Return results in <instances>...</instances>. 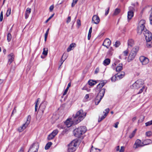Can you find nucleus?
<instances>
[{
  "mask_svg": "<svg viewBox=\"0 0 152 152\" xmlns=\"http://www.w3.org/2000/svg\"><path fill=\"white\" fill-rule=\"evenodd\" d=\"M86 113L84 112L82 110H79L74 117V119L76 120L75 123L77 124L82 121L86 117Z\"/></svg>",
  "mask_w": 152,
  "mask_h": 152,
  "instance_id": "f257e3e1",
  "label": "nucleus"
},
{
  "mask_svg": "<svg viewBox=\"0 0 152 152\" xmlns=\"http://www.w3.org/2000/svg\"><path fill=\"white\" fill-rule=\"evenodd\" d=\"M139 50L138 46H135L132 48L128 57L127 59L128 62H130L134 58Z\"/></svg>",
  "mask_w": 152,
  "mask_h": 152,
  "instance_id": "f03ea898",
  "label": "nucleus"
},
{
  "mask_svg": "<svg viewBox=\"0 0 152 152\" xmlns=\"http://www.w3.org/2000/svg\"><path fill=\"white\" fill-rule=\"evenodd\" d=\"M86 127L85 126H80L75 129L74 134L76 137H79L86 131Z\"/></svg>",
  "mask_w": 152,
  "mask_h": 152,
  "instance_id": "7ed1b4c3",
  "label": "nucleus"
},
{
  "mask_svg": "<svg viewBox=\"0 0 152 152\" xmlns=\"http://www.w3.org/2000/svg\"><path fill=\"white\" fill-rule=\"evenodd\" d=\"M78 144L77 140H75L72 141L68 145V151L69 152H73L76 149Z\"/></svg>",
  "mask_w": 152,
  "mask_h": 152,
  "instance_id": "20e7f679",
  "label": "nucleus"
},
{
  "mask_svg": "<svg viewBox=\"0 0 152 152\" xmlns=\"http://www.w3.org/2000/svg\"><path fill=\"white\" fill-rule=\"evenodd\" d=\"M105 91V90L104 88L101 89L99 91L95 99V104L96 105H98L101 101L104 95Z\"/></svg>",
  "mask_w": 152,
  "mask_h": 152,
  "instance_id": "39448f33",
  "label": "nucleus"
},
{
  "mask_svg": "<svg viewBox=\"0 0 152 152\" xmlns=\"http://www.w3.org/2000/svg\"><path fill=\"white\" fill-rule=\"evenodd\" d=\"M31 118V116L28 115L26 122L22 126H20L18 128L17 130L19 132H22L28 126L30 122Z\"/></svg>",
  "mask_w": 152,
  "mask_h": 152,
  "instance_id": "423d86ee",
  "label": "nucleus"
},
{
  "mask_svg": "<svg viewBox=\"0 0 152 152\" xmlns=\"http://www.w3.org/2000/svg\"><path fill=\"white\" fill-rule=\"evenodd\" d=\"M144 83V81L142 80L139 79L132 84V87L134 89H138L140 87H141Z\"/></svg>",
  "mask_w": 152,
  "mask_h": 152,
  "instance_id": "0eeeda50",
  "label": "nucleus"
},
{
  "mask_svg": "<svg viewBox=\"0 0 152 152\" xmlns=\"http://www.w3.org/2000/svg\"><path fill=\"white\" fill-rule=\"evenodd\" d=\"M39 147V144L38 143H34L31 146L28 152H37Z\"/></svg>",
  "mask_w": 152,
  "mask_h": 152,
  "instance_id": "6e6552de",
  "label": "nucleus"
},
{
  "mask_svg": "<svg viewBox=\"0 0 152 152\" xmlns=\"http://www.w3.org/2000/svg\"><path fill=\"white\" fill-rule=\"evenodd\" d=\"M143 34L145 37L146 42H151L152 39V34L148 30H146Z\"/></svg>",
  "mask_w": 152,
  "mask_h": 152,
  "instance_id": "1a4fd4ad",
  "label": "nucleus"
},
{
  "mask_svg": "<svg viewBox=\"0 0 152 152\" xmlns=\"http://www.w3.org/2000/svg\"><path fill=\"white\" fill-rule=\"evenodd\" d=\"M143 146V142H142L140 140L137 139L136 140L134 144L133 148L135 149H136L138 148L142 147Z\"/></svg>",
  "mask_w": 152,
  "mask_h": 152,
  "instance_id": "9d476101",
  "label": "nucleus"
},
{
  "mask_svg": "<svg viewBox=\"0 0 152 152\" xmlns=\"http://www.w3.org/2000/svg\"><path fill=\"white\" fill-rule=\"evenodd\" d=\"M75 121L76 120L74 119L72 120V118H70L67 119L65 122V124L67 127H69L72 126L73 124H77L75 123Z\"/></svg>",
  "mask_w": 152,
  "mask_h": 152,
  "instance_id": "9b49d317",
  "label": "nucleus"
},
{
  "mask_svg": "<svg viewBox=\"0 0 152 152\" xmlns=\"http://www.w3.org/2000/svg\"><path fill=\"white\" fill-rule=\"evenodd\" d=\"M139 59L142 65H146L149 62V60L147 58L143 56H140Z\"/></svg>",
  "mask_w": 152,
  "mask_h": 152,
  "instance_id": "f8f14e48",
  "label": "nucleus"
},
{
  "mask_svg": "<svg viewBox=\"0 0 152 152\" xmlns=\"http://www.w3.org/2000/svg\"><path fill=\"white\" fill-rule=\"evenodd\" d=\"M46 102H44L41 104L39 106V111H41L42 114L44 113V110L46 107Z\"/></svg>",
  "mask_w": 152,
  "mask_h": 152,
  "instance_id": "ddd939ff",
  "label": "nucleus"
},
{
  "mask_svg": "<svg viewBox=\"0 0 152 152\" xmlns=\"http://www.w3.org/2000/svg\"><path fill=\"white\" fill-rule=\"evenodd\" d=\"M100 21V19L98 16L96 15H94L93 17L92 22L95 24H98Z\"/></svg>",
  "mask_w": 152,
  "mask_h": 152,
  "instance_id": "4468645a",
  "label": "nucleus"
},
{
  "mask_svg": "<svg viewBox=\"0 0 152 152\" xmlns=\"http://www.w3.org/2000/svg\"><path fill=\"white\" fill-rule=\"evenodd\" d=\"M105 112L104 111L103 112V113H104V115L103 116H101V117L99 118L98 119V120L99 122H100L102 120H103L106 117V116H107V114H108V113L109 112L110 110H109V108H107L105 110Z\"/></svg>",
  "mask_w": 152,
  "mask_h": 152,
  "instance_id": "2eb2a0df",
  "label": "nucleus"
},
{
  "mask_svg": "<svg viewBox=\"0 0 152 152\" xmlns=\"http://www.w3.org/2000/svg\"><path fill=\"white\" fill-rule=\"evenodd\" d=\"M8 64H10L14 60L15 56L13 53H11L8 56Z\"/></svg>",
  "mask_w": 152,
  "mask_h": 152,
  "instance_id": "dca6fc26",
  "label": "nucleus"
},
{
  "mask_svg": "<svg viewBox=\"0 0 152 152\" xmlns=\"http://www.w3.org/2000/svg\"><path fill=\"white\" fill-rule=\"evenodd\" d=\"M147 30L146 29L143 27L141 26H138L137 28V32L138 34H140L143 31V33H145V31Z\"/></svg>",
  "mask_w": 152,
  "mask_h": 152,
  "instance_id": "f3484780",
  "label": "nucleus"
},
{
  "mask_svg": "<svg viewBox=\"0 0 152 152\" xmlns=\"http://www.w3.org/2000/svg\"><path fill=\"white\" fill-rule=\"evenodd\" d=\"M111 44V41L110 40L107 38L105 39L103 44V45L107 48H108Z\"/></svg>",
  "mask_w": 152,
  "mask_h": 152,
  "instance_id": "a211bd4d",
  "label": "nucleus"
},
{
  "mask_svg": "<svg viewBox=\"0 0 152 152\" xmlns=\"http://www.w3.org/2000/svg\"><path fill=\"white\" fill-rule=\"evenodd\" d=\"M115 150L116 152L119 151V152H124V151L125 147L124 146H121V149H120V146H118L115 148Z\"/></svg>",
  "mask_w": 152,
  "mask_h": 152,
  "instance_id": "6ab92c4d",
  "label": "nucleus"
},
{
  "mask_svg": "<svg viewBox=\"0 0 152 152\" xmlns=\"http://www.w3.org/2000/svg\"><path fill=\"white\" fill-rule=\"evenodd\" d=\"M31 8H27L25 14V18L27 19L29 16V15L31 13Z\"/></svg>",
  "mask_w": 152,
  "mask_h": 152,
  "instance_id": "aec40b11",
  "label": "nucleus"
},
{
  "mask_svg": "<svg viewBox=\"0 0 152 152\" xmlns=\"http://www.w3.org/2000/svg\"><path fill=\"white\" fill-rule=\"evenodd\" d=\"M134 15V12L133 11L131 10H130L128 12L127 18L128 19H131Z\"/></svg>",
  "mask_w": 152,
  "mask_h": 152,
  "instance_id": "412c9836",
  "label": "nucleus"
},
{
  "mask_svg": "<svg viewBox=\"0 0 152 152\" xmlns=\"http://www.w3.org/2000/svg\"><path fill=\"white\" fill-rule=\"evenodd\" d=\"M107 81L106 80L102 81L97 86V88H101L106 83Z\"/></svg>",
  "mask_w": 152,
  "mask_h": 152,
  "instance_id": "4be33fe9",
  "label": "nucleus"
},
{
  "mask_svg": "<svg viewBox=\"0 0 152 152\" xmlns=\"http://www.w3.org/2000/svg\"><path fill=\"white\" fill-rule=\"evenodd\" d=\"M142 142L144 146L152 143V141L149 139L144 140Z\"/></svg>",
  "mask_w": 152,
  "mask_h": 152,
  "instance_id": "5701e85b",
  "label": "nucleus"
},
{
  "mask_svg": "<svg viewBox=\"0 0 152 152\" xmlns=\"http://www.w3.org/2000/svg\"><path fill=\"white\" fill-rule=\"evenodd\" d=\"M123 69V65L122 64H119L116 68V72H119Z\"/></svg>",
  "mask_w": 152,
  "mask_h": 152,
  "instance_id": "b1692460",
  "label": "nucleus"
},
{
  "mask_svg": "<svg viewBox=\"0 0 152 152\" xmlns=\"http://www.w3.org/2000/svg\"><path fill=\"white\" fill-rule=\"evenodd\" d=\"M110 59L107 58L104 60L103 64L105 66L108 65L110 63Z\"/></svg>",
  "mask_w": 152,
  "mask_h": 152,
  "instance_id": "393cba45",
  "label": "nucleus"
},
{
  "mask_svg": "<svg viewBox=\"0 0 152 152\" xmlns=\"http://www.w3.org/2000/svg\"><path fill=\"white\" fill-rule=\"evenodd\" d=\"M134 44V40L132 39H130L128 40V46L132 47Z\"/></svg>",
  "mask_w": 152,
  "mask_h": 152,
  "instance_id": "a878e982",
  "label": "nucleus"
},
{
  "mask_svg": "<svg viewBox=\"0 0 152 152\" xmlns=\"http://www.w3.org/2000/svg\"><path fill=\"white\" fill-rule=\"evenodd\" d=\"M120 11L121 10L119 9L116 8L115 9L113 15V16H116L119 14Z\"/></svg>",
  "mask_w": 152,
  "mask_h": 152,
  "instance_id": "bb28decb",
  "label": "nucleus"
},
{
  "mask_svg": "<svg viewBox=\"0 0 152 152\" xmlns=\"http://www.w3.org/2000/svg\"><path fill=\"white\" fill-rule=\"evenodd\" d=\"M88 84L90 86H93L95 85L96 82L95 81L92 80H90L88 81Z\"/></svg>",
  "mask_w": 152,
  "mask_h": 152,
  "instance_id": "cd10ccee",
  "label": "nucleus"
},
{
  "mask_svg": "<svg viewBox=\"0 0 152 152\" xmlns=\"http://www.w3.org/2000/svg\"><path fill=\"white\" fill-rule=\"evenodd\" d=\"M125 74V73L124 72H121V73L118 74L117 77H118L119 79H121L124 76Z\"/></svg>",
  "mask_w": 152,
  "mask_h": 152,
  "instance_id": "c85d7f7f",
  "label": "nucleus"
},
{
  "mask_svg": "<svg viewBox=\"0 0 152 152\" xmlns=\"http://www.w3.org/2000/svg\"><path fill=\"white\" fill-rule=\"evenodd\" d=\"M52 143L51 142H49L45 146V150L48 149L52 145Z\"/></svg>",
  "mask_w": 152,
  "mask_h": 152,
  "instance_id": "c756f323",
  "label": "nucleus"
},
{
  "mask_svg": "<svg viewBox=\"0 0 152 152\" xmlns=\"http://www.w3.org/2000/svg\"><path fill=\"white\" fill-rule=\"evenodd\" d=\"M71 83H69V84L68 85V86H67V88L65 90L64 92V93L63 94V96H64V95H65L66 94V93H67V92L68 91V90L69 88L71 86Z\"/></svg>",
  "mask_w": 152,
  "mask_h": 152,
  "instance_id": "7c9ffc66",
  "label": "nucleus"
},
{
  "mask_svg": "<svg viewBox=\"0 0 152 152\" xmlns=\"http://www.w3.org/2000/svg\"><path fill=\"white\" fill-rule=\"evenodd\" d=\"M48 50L47 48H44L42 54L45 56H46L48 53Z\"/></svg>",
  "mask_w": 152,
  "mask_h": 152,
  "instance_id": "2f4dec72",
  "label": "nucleus"
},
{
  "mask_svg": "<svg viewBox=\"0 0 152 152\" xmlns=\"http://www.w3.org/2000/svg\"><path fill=\"white\" fill-rule=\"evenodd\" d=\"M144 90L146 91L147 90V88L145 86H143L142 88L140 90L139 92L137 93V94H139L141 93Z\"/></svg>",
  "mask_w": 152,
  "mask_h": 152,
  "instance_id": "473e14b6",
  "label": "nucleus"
},
{
  "mask_svg": "<svg viewBox=\"0 0 152 152\" xmlns=\"http://www.w3.org/2000/svg\"><path fill=\"white\" fill-rule=\"evenodd\" d=\"M100 151V150L99 149L93 148L92 147L91 149L90 152H99Z\"/></svg>",
  "mask_w": 152,
  "mask_h": 152,
  "instance_id": "72a5a7b5",
  "label": "nucleus"
},
{
  "mask_svg": "<svg viewBox=\"0 0 152 152\" xmlns=\"http://www.w3.org/2000/svg\"><path fill=\"white\" fill-rule=\"evenodd\" d=\"M55 137V136L51 133L48 135V140H50L53 139Z\"/></svg>",
  "mask_w": 152,
  "mask_h": 152,
  "instance_id": "f704fd0d",
  "label": "nucleus"
},
{
  "mask_svg": "<svg viewBox=\"0 0 152 152\" xmlns=\"http://www.w3.org/2000/svg\"><path fill=\"white\" fill-rule=\"evenodd\" d=\"M137 131V129H135L132 133L129 135V137L130 138H132L135 135V133Z\"/></svg>",
  "mask_w": 152,
  "mask_h": 152,
  "instance_id": "c9c22d12",
  "label": "nucleus"
},
{
  "mask_svg": "<svg viewBox=\"0 0 152 152\" xmlns=\"http://www.w3.org/2000/svg\"><path fill=\"white\" fill-rule=\"evenodd\" d=\"M75 44H74L73 43H72L71 44L69 47L67 49V51L69 52L71 51L72 50V48H73L74 47V45Z\"/></svg>",
  "mask_w": 152,
  "mask_h": 152,
  "instance_id": "e433bc0d",
  "label": "nucleus"
},
{
  "mask_svg": "<svg viewBox=\"0 0 152 152\" xmlns=\"http://www.w3.org/2000/svg\"><path fill=\"white\" fill-rule=\"evenodd\" d=\"M146 136L148 137H149L152 136V132L150 131H148L146 132L145 133Z\"/></svg>",
  "mask_w": 152,
  "mask_h": 152,
  "instance_id": "4c0bfd02",
  "label": "nucleus"
},
{
  "mask_svg": "<svg viewBox=\"0 0 152 152\" xmlns=\"http://www.w3.org/2000/svg\"><path fill=\"white\" fill-rule=\"evenodd\" d=\"M12 38V36L10 33H8L7 35V40L8 42H10Z\"/></svg>",
  "mask_w": 152,
  "mask_h": 152,
  "instance_id": "58836bf2",
  "label": "nucleus"
},
{
  "mask_svg": "<svg viewBox=\"0 0 152 152\" xmlns=\"http://www.w3.org/2000/svg\"><path fill=\"white\" fill-rule=\"evenodd\" d=\"M146 46L148 48H151L152 47V43L151 42H146Z\"/></svg>",
  "mask_w": 152,
  "mask_h": 152,
  "instance_id": "ea45409f",
  "label": "nucleus"
},
{
  "mask_svg": "<svg viewBox=\"0 0 152 152\" xmlns=\"http://www.w3.org/2000/svg\"><path fill=\"white\" fill-rule=\"evenodd\" d=\"M151 125H152V120L145 123V125L146 126H149Z\"/></svg>",
  "mask_w": 152,
  "mask_h": 152,
  "instance_id": "a19ab883",
  "label": "nucleus"
},
{
  "mask_svg": "<svg viewBox=\"0 0 152 152\" xmlns=\"http://www.w3.org/2000/svg\"><path fill=\"white\" fill-rule=\"evenodd\" d=\"M58 132V131L57 129H56L53 131L51 133L55 136Z\"/></svg>",
  "mask_w": 152,
  "mask_h": 152,
  "instance_id": "79ce46f5",
  "label": "nucleus"
},
{
  "mask_svg": "<svg viewBox=\"0 0 152 152\" xmlns=\"http://www.w3.org/2000/svg\"><path fill=\"white\" fill-rule=\"evenodd\" d=\"M78 0H73V2L72 4V7H74L75 4L77 3Z\"/></svg>",
  "mask_w": 152,
  "mask_h": 152,
  "instance_id": "37998d69",
  "label": "nucleus"
},
{
  "mask_svg": "<svg viewBox=\"0 0 152 152\" xmlns=\"http://www.w3.org/2000/svg\"><path fill=\"white\" fill-rule=\"evenodd\" d=\"M120 44V42L118 41H117L115 42V44H114V46H115V47L117 48L119 46Z\"/></svg>",
  "mask_w": 152,
  "mask_h": 152,
  "instance_id": "c03bdc74",
  "label": "nucleus"
},
{
  "mask_svg": "<svg viewBox=\"0 0 152 152\" xmlns=\"http://www.w3.org/2000/svg\"><path fill=\"white\" fill-rule=\"evenodd\" d=\"M11 13V9L10 8H9L6 13V15L7 17H8L10 14Z\"/></svg>",
  "mask_w": 152,
  "mask_h": 152,
  "instance_id": "a18cd8bd",
  "label": "nucleus"
},
{
  "mask_svg": "<svg viewBox=\"0 0 152 152\" xmlns=\"http://www.w3.org/2000/svg\"><path fill=\"white\" fill-rule=\"evenodd\" d=\"M116 76L115 75L114 76H113L111 78V80L112 82H115V81L116 80Z\"/></svg>",
  "mask_w": 152,
  "mask_h": 152,
  "instance_id": "49530a36",
  "label": "nucleus"
},
{
  "mask_svg": "<svg viewBox=\"0 0 152 152\" xmlns=\"http://www.w3.org/2000/svg\"><path fill=\"white\" fill-rule=\"evenodd\" d=\"M3 19V12L1 11L0 13V21H2Z\"/></svg>",
  "mask_w": 152,
  "mask_h": 152,
  "instance_id": "de8ad7c7",
  "label": "nucleus"
},
{
  "mask_svg": "<svg viewBox=\"0 0 152 152\" xmlns=\"http://www.w3.org/2000/svg\"><path fill=\"white\" fill-rule=\"evenodd\" d=\"M149 20L150 21V23L152 25V12H151L150 15Z\"/></svg>",
  "mask_w": 152,
  "mask_h": 152,
  "instance_id": "09e8293b",
  "label": "nucleus"
},
{
  "mask_svg": "<svg viewBox=\"0 0 152 152\" xmlns=\"http://www.w3.org/2000/svg\"><path fill=\"white\" fill-rule=\"evenodd\" d=\"M92 32L89 31L88 33V39L89 40L90 39L91 36V34Z\"/></svg>",
  "mask_w": 152,
  "mask_h": 152,
  "instance_id": "8fccbe9b",
  "label": "nucleus"
},
{
  "mask_svg": "<svg viewBox=\"0 0 152 152\" xmlns=\"http://www.w3.org/2000/svg\"><path fill=\"white\" fill-rule=\"evenodd\" d=\"M123 53L124 56H126L128 55V49L124 51Z\"/></svg>",
  "mask_w": 152,
  "mask_h": 152,
  "instance_id": "3c124183",
  "label": "nucleus"
},
{
  "mask_svg": "<svg viewBox=\"0 0 152 152\" xmlns=\"http://www.w3.org/2000/svg\"><path fill=\"white\" fill-rule=\"evenodd\" d=\"M145 21L144 20H141L140 21L139 23H140L141 24H143V25H145Z\"/></svg>",
  "mask_w": 152,
  "mask_h": 152,
  "instance_id": "603ef678",
  "label": "nucleus"
},
{
  "mask_svg": "<svg viewBox=\"0 0 152 152\" xmlns=\"http://www.w3.org/2000/svg\"><path fill=\"white\" fill-rule=\"evenodd\" d=\"M66 57H67V56H66V54L64 53L63 54V55L61 59L62 60L63 59H64V60H65L66 59Z\"/></svg>",
  "mask_w": 152,
  "mask_h": 152,
  "instance_id": "864d4df0",
  "label": "nucleus"
},
{
  "mask_svg": "<svg viewBox=\"0 0 152 152\" xmlns=\"http://www.w3.org/2000/svg\"><path fill=\"white\" fill-rule=\"evenodd\" d=\"M54 14H52L50 17H49L48 19L46 20L45 22L46 23H47L53 17L54 15Z\"/></svg>",
  "mask_w": 152,
  "mask_h": 152,
  "instance_id": "5fc2aeb1",
  "label": "nucleus"
},
{
  "mask_svg": "<svg viewBox=\"0 0 152 152\" xmlns=\"http://www.w3.org/2000/svg\"><path fill=\"white\" fill-rule=\"evenodd\" d=\"M39 99V98L37 99V101L36 102V103L35 106V111H36L37 110V102L38 101V100Z\"/></svg>",
  "mask_w": 152,
  "mask_h": 152,
  "instance_id": "6e6d98bb",
  "label": "nucleus"
},
{
  "mask_svg": "<svg viewBox=\"0 0 152 152\" xmlns=\"http://www.w3.org/2000/svg\"><path fill=\"white\" fill-rule=\"evenodd\" d=\"M54 8V6L53 5H51L50 8H49V10L50 12H52Z\"/></svg>",
  "mask_w": 152,
  "mask_h": 152,
  "instance_id": "4d7b16f0",
  "label": "nucleus"
},
{
  "mask_svg": "<svg viewBox=\"0 0 152 152\" xmlns=\"http://www.w3.org/2000/svg\"><path fill=\"white\" fill-rule=\"evenodd\" d=\"M70 21H71V17L69 16L67 18V20L66 21V23H68L70 22Z\"/></svg>",
  "mask_w": 152,
  "mask_h": 152,
  "instance_id": "13d9d810",
  "label": "nucleus"
},
{
  "mask_svg": "<svg viewBox=\"0 0 152 152\" xmlns=\"http://www.w3.org/2000/svg\"><path fill=\"white\" fill-rule=\"evenodd\" d=\"M109 9L110 8L109 7L108 8L107 10L106 11L105 13V15L106 16L108 14L109 11Z\"/></svg>",
  "mask_w": 152,
  "mask_h": 152,
  "instance_id": "bf43d9fd",
  "label": "nucleus"
},
{
  "mask_svg": "<svg viewBox=\"0 0 152 152\" xmlns=\"http://www.w3.org/2000/svg\"><path fill=\"white\" fill-rule=\"evenodd\" d=\"M83 90H86L87 91H90V89H87L86 88V86H84L82 89Z\"/></svg>",
  "mask_w": 152,
  "mask_h": 152,
  "instance_id": "052dcab7",
  "label": "nucleus"
},
{
  "mask_svg": "<svg viewBox=\"0 0 152 152\" xmlns=\"http://www.w3.org/2000/svg\"><path fill=\"white\" fill-rule=\"evenodd\" d=\"M77 22L78 25L80 26L81 25L80 21L79 20H77Z\"/></svg>",
  "mask_w": 152,
  "mask_h": 152,
  "instance_id": "680f3d73",
  "label": "nucleus"
},
{
  "mask_svg": "<svg viewBox=\"0 0 152 152\" xmlns=\"http://www.w3.org/2000/svg\"><path fill=\"white\" fill-rule=\"evenodd\" d=\"M118 122H116L115 124V125L114 126V127L115 128H117L118 127Z\"/></svg>",
  "mask_w": 152,
  "mask_h": 152,
  "instance_id": "e2e57ef3",
  "label": "nucleus"
},
{
  "mask_svg": "<svg viewBox=\"0 0 152 152\" xmlns=\"http://www.w3.org/2000/svg\"><path fill=\"white\" fill-rule=\"evenodd\" d=\"M49 28H48L47 29V31L46 32V33L45 34V36H47L48 35V34L49 31Z\"/></svg>",
  "mask_w": 152,
  "mask_h": 152,
  "instance_id": "0e129e2a",
  "label": "nucleus"
},
{
  "mask_svg": "<svg viewBox=\"0 0 152 152\" xmlns=\"http://www.w3.org/2000/svg\"><path fill=\"white\" fill-rule=\"evenodd\" d=\"M18 152H24L23 148V147L21 148Z\"/></svg>",
  "mask_w": 152,
  "mask_h": 152,
  "instance_id": "69168bd1",
  "label": "nucleus"
},
{
  "mask_svg": "<svg viewBox=\"0 0 152 152\" xmlns=\"http://www.w3.org/2000/svg\"><path fill=\"white\" fill-rule=\"evenodd\" d=\"M99 69L98 68H96L95 71V73L97 74V73L99 72Z\"/></svg>",
  "mask_w": 152,
  "mask_h": 152,
  "instance_id": "338daca9",
  "label": "nucleus"
},
{
  "mask_svg": "<svg viewBox=\"0 0 152 152\" xmlns=\"http://www.w3.org/2000/svg\"><path fill=\"white\" fill-rule=\"evenodd\" d=\"M89 96L88 94H87L86 95L84 98L86 99H87L89 98Z\"/></svg>",
  "mask_w": 152,
  "mask_h": 152,
  "instance_id": "774afa93",
  "label": "nucleus"
}]
</instances>
